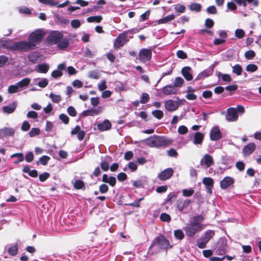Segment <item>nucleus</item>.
I'll return each mask as SVG.
<instances>
[{
	"label": "nucleus",
	"instance_id": "0eeeda50",
	"mask_svg": "<svg viewBox=\"0 0 261 261\" xmlns=\"http://www.w3.org/2000/svg\"><path fill=\"white\" fill-rule=\"evenodd\" d=\"M152 58V49L150 48H142L139 53L138 60L143 63L149 62Z\"/></svg>",
	"mask_w": 261,
	"mask_h": 261
},
{
	"label": "nucleus",
	"instance_id": "e2e57ef3",
	"mask_svg": "<svg viewBox=\"0 0 261 261\" xmlns=\"http://www.w3.org/2000/svg\"><path fill=\"white\" fill-rule=\"evenodd\" d=\"M236 166L240 171H243L245 169V165L243 161H238L236 163Z\"/></svg>",
	"mask_w": 261,
	"mask_h": 261
},
{
	"label": "nucleus",
	"instance_id": "7ed1b4c3",
	"mask_svg": "<svg viewBox=\"0 0 261 261\" xmlns=\"http://www.w3.org/2000/svg\"><path fill=\"white\" fill-rule=\"evenodd\" d=\"M146 144L152 147H165L171 144L170 140L166 139L165 137L158 136H153L144 140Z\"/></svg>",
	"mask_w": 261,
	"mask_h": 261
},
{
	"label": "nucleus",
	"instance_id": "412c9836",
	"mask_svg": "<svg viewBox=\"0 0 261 261\" xmlns=\"http://www.w3.org/2000/svg\"><path fill=\"white\" fill-rule=\"evenodd\" d=\"M111 127L112 124L110 121L107 119L97 124L98 129L101 132L108 130L111 128Z\"/></svg>",
	"mask_w": 261,
	"mask_h": 261
},
{
	"label": "nucleus",
	"instance_id": "6e6d98bb",
	"mask_svg": "<svg viewBox=\"0 0 261 261\" xmlns=\"http://www.w3.org/2000/svg\"><path fill=\"white\" fill-rule=\"evenodd\" d=\"M18 88L19 87H18L17 84H16V85H10L8 87V92L10 94H13L14 93H16L18 91Z\"/></svg>",
	"mask_w": 261,
	"mask_h": 261
},
{
	"label": "nucleus",
	"instance_id": "c03bdc74",
	"mask_svg": "<svg viewBox=\"0 0 261 261\" xmlns=\"http://www.w3.org/2000/svg\"><path fill=\"white\" fill-rule=\"evenodd\" d=\"M184 83V81L181 77H177L175 79L173 85L175 88L181 87Z\"/></svg>",
	"mask_w": 261,
	"mask_h": 261
},
{
	"label": "nucleus",
	"instance_id": "bf43d9fd",
	"mask_svg": "<svg viewBox=\"0 0 261 261\" xmlns=\"http://www.w3.org/2000/svg\"><path fill=\"white\" fill-rule=\"evenodd\" d=\"M235 36L239 39H241L245 36V32L242 29H237L235 31Z\"/></svg>",
	"mask_w": 261,
	"mask_h": 261
},
{
	"label": "nucleus",
	"instance_id": "ea45409f",
	"mask_svg": "<svg viewBox=\"0 0 261 261\" xmlns=\"http://www.w3.org/2000/svg\"><path fill=\"white\" fill-rule=\"evenodd\" d=\"M190 9L191 11L200 12L201 9V6L198 3H192L190 5Z\"/></svg>",
	"mask_w": 261,
	"mask_h": 261
},
{
	"label": "nucleus",
	"instance_id": "5701e85b",
	"mask_svg": "<svg viewBox=\"0 0 261 261\" xmlns=\"http://www.w3.org/2000/svg\"><path fill=\"white\" fill-rule=\"evenodd\" d=\"M204 139V135L200 132H196L194 136L193 143L195 145H201Z\"/></svg>",
	"mask_w": 261,
	"mask_h": 261
},
{
	"label": "nucleus",
	"instance_id": "2eb2a0df",
	"mask_svg": "<svg viewBox=\"0 0 261 261\" xmlns=\"http://www.w3.org/2000/svg\"><path fill=\"white\" fill-rule=\"evenodd\" d=\"M256 145L254 143H250L244 147L242 152L244 156H248L255 150Z\"/></svg>",
	"mask_w": 261,
	"mask_h": 261
},
{
	"label": "nucleus",
	"instance_id": "13d9d810",
	"mask_svg": "<svg viewBox=\"0 0 261 261\" xmlns=\"http://www.w3.org/2000/svg\"><path fill=\"white\" fill-rule=\"evenodd\" d=\"M149 100V96L147 93H143L142 94L141 98L140 99V103H146Z\"/></svg>",
	"mask_w": 261,
	"mask_h": 261
},
{
	"label": "nucleus",
	"instance_id": "a878e982",
	"mask_svg": "<svg viewBox=\"0 0 261 261\" xmlns=\"http://www.w3.org/2000/svg\"><path fill=\"white\" fill-rule=\"evenodd\" d=\"M16 105L15 102L7 106L3 107V111L4 113L11 114L13 113L16 109Z\"/></svg>",
	"mask_w": 261,
	"mask_h": 261
},
{
	"label": "nucleus",
	"instance_id": "473e14b6",
	"mask_svg": "<svg viewBox=\"0 0 261 261\" xmlns=\"http://www.w3.org/2000/svg\"><path fill=\"white\" fill-rule=\"evenodd\" d=\"M102 19V18L100 15L90 16V17H88L87 19V21L89 22H95L97 23H99V22H101Z\"/></svg>",
	"mask_w": 261,
	"mask_h": 261
},
{
	"label": "nucleus",
	"instance_id": "c756f323",
	"mask_svg": "<svg viewBox=\"0 0 261 261\" xmlns=\"http://www.w3.org/2000/svg\"><path fill=\"white\" fill-rule=\"evenodd\" d=\"M208 242L205 239L202 237L197 241V246L199 248H204L206 247V245Z\"/></svg>",
	"mask_w": 261,
	"mask_h": 261
},
{
	"label": "nucleus",
	"instance_id": "c85d7f7f",
	"mask_svg": "<svg viewBox=\"0 0 261 261\" xmlns=\"http://www.w3.org/2000/svg\"><path fill=\"white\" fill-rule=\"evenodd\" d=\"M8 254L11 256H15L18 252V245L15 244V245L10 246L8 250Z\"/></svg>",
	"mask_w": 261,
	"mask_h": 261
},
{
	"label": "nucleus",
	"instance_id": "603ef678",
	"mask_svg": "<svg viewBox=\"0 0 261 261\" xmlns=\"http://www.w3.org/2000/svg\"><path fill=\"white\" fill-rule=\"evenodd\" d=\"M255 56V53L252 50H249L245 52V57L248 60L253 59Z\"/></svg>",
	"mask_w": 261,
	"mask_h": 261
},
{
	"label": "nucleus",
	"instance_id": "864d4df0",
	"mask_svg": "<svg viewBox=\"0 0 261 261\" xmlns=\"http://www.w3.org/2000/svg\"><path fill=\"white\" fill-rule=\"evenodd\" d=\"M194 193V190L192 189H185L182 190V195L185 197H190Z\"/></svg>",
	"mask_w": 261,
	"mask_h": 261
},
{
	"label": "nucleus",
	"instance_id": "4468645a",
	"mask_svg": "<svg viewBox=\"0 0 261 261\" xmlns=\"http://www.w3.org/2000/svg\"><path fill=\"white\" fill-rule=\"evenodd\" d=\"M178 90L173 85H168L162 89V93L166 95L175 94L177 92Z\"/></svg>",
	"mask_w": 261,
	"mask_h": 261
},
{
	"label": "nucleus",
	"instance_id": "69168bd1",
	"mask_svg": "<svg viewBox=\"0 0 261 261\" xmlns=\"http://www.w3.org/2000/svg\"><path fill=\"white\" fill-rule=\"evenodd\" d=\"M206 12L210 14H216L217 13V10L215 6H211L207 8Z\"/></svg>",
	"mask_w": 261,
	"mask_h": 261
},
{
	"label": "nucleus",
	"instance_id": "774afa93",
	"mask_svg": "<svg viewBox=\"0 0 261 261\" xmlns=\"http://www.w3.org/2000/svg\"><path fill=\"white\" fill-rule=\"evenodd\" d=\"M176 55L178 58L185 59L187 58V55L182 50H179L176 53Z\"/></svg>",
	"mask_w": 261,
	"mask_h": 261
},
{
	"label": "nucleus",
	"instance_id": "393cba45",
	"mask_svg": "<svg viewBox=\"0 0 261 261\" xmlns=\"http://www.w3.org/2000/svg\"><path fill=\"white\" fill-rule=\"evenodd\" d=\"M175 18V15L173 14L168 15L165 17H163L161 19H160L157 21V23L158 24H162V23H166L168 22H170L173 20Z\"/></svg>",
	"mask_w": 261,
	"mask_h": 261
},
{
	"label": "nucleus",
	"instance_id": "a18cd8bd",
	"mask_svg": "<svg viewBox=\"0 0 261 261\" xmlns=\"http://www.w3.org/2000/svg\"><path fill=\"white\" fill-rule=\"evenodd\" d=\"M85 186V184L83 181L81 180H76L74 184V188L77 190L83 189Z\"/></svg>",
	"mask_w": 261,
	"mask_h": 261
},
{
	"label": "nucleus",
	"instance_id": "4d7b16f0",
	"mask_svg": "<svg viewBox=\"0 0 261 261\" xmlns=\"http://www.w3.org/2000/svg\"><path fill=\"white\" fill-rule=\"evenodd\" d=\"M67 111L68 114L71 117H75L77 114L76 111L72 106H69L67 108Z\"/></svg>",
	"mask_w": 261,
	"mask_h": 261
},
{
	"label": "nucleus",
	"instance_id": "dca6fc26",
	"mask_svg": "<svg viewBox=\"0 0 261 261\" xmlns=\"http://www.w3.org/2000/svg\"><path fill=\"white\" fill-rule=\"evenodd\" d=\"M234 179L230 176L225 177L220 182V187L222 189H226L233 184Z\"/></svg>",
	"mask_w": 261,
	"mask_h": 261
},
{
	"label": "nucleus",
	"instance_id": "f704fd0d",
	"mask_svg": "<svg viewBox=\"0 0 261 261\" xmlns=\"http://www.w3.org/2000/svg\"><path fill=\"white\" fill-rule=\"evenodd\" d=\"M174 236L175 238L179 240H181L184 238L185 235L184 232L180 229H177L174 231Z\"/></svg>",
	"mask_w": 261,
	"mask_h": 261
},
{
	"label": "nucleus",
	"instance_id": "79ce46f5",
	"mask_svg": "<svg viewBox=\"0 0 261 261\" xmlns=\"http://www.w3.org/2000/svg\"><path fill=\"white\" fill-rule=\"evenodd\" d=\"M152 115L158 119H161L164 116V113L162 111L156 110L152 112Z\"/></svg>",
	"mask_w": 261,
	"mask_h": 261
},
{
	"label": "nucleus",
	"instance_id": "423d86ee",
	"mask_svg": "<svg viewBox=\"0 0 261 261\" xmlns=\"http://www.w3.org/2000/svg\"><path fill=\"white\" fill-rule=\"evenodd\" d=\"M133 36L125 35V33L120 34L114 42V47L115 48H120L122 47L126 43L129 41V38H132Z\"/></svg>",
	"mask_w": 261,
	"mask_h": 261
},
{
	"label": "nucleus",
	"instance_id": "8fccbe9b",
	"mask_svg": "<svg viewBox=\"0 0 261 261\" xmlns=\"http://www.w3.org/2000/svg\"><path fill=\"white\" fill-rule=\"evenodd\" d=\"M59 118L63 123L67 124L69 122V118L66 114L62 113L59 115Z\"/></svg>",
	"mask_w": 261,
	"mask_h": 261
},
{
	"label": "nucleus",
	"instance_id": "f8f14e48",
	"mask_svg": "<svg viewBox=\"0 0 261 261\" xmlns=\"http://www.w3.org/2000/svg\"><path fill=\"white\" fill-rule=\"evenodd\" d=\"M228 246L227 244V241L226 240H222L218 242V247L216 251V253L218 255H223L227 251Z\"/></svg>",
	"mask_w": 261,
	"mask_h": 261
},
{
	"label": "nucleus",
	"instance_id": "72a5a7b5",
	"mask_svg": "<svg viewBox=\"0 0 261 261\" xmlns=\"http://www.w3.org/2000/svg\"><path fill=\"white\" fill-rule=\"evenodd\" d=\"M49 69V66L46 64H39L38 71L40 73H46Z\"/></svg>",
	"mask_w": 261,
	"mask_h": 261
},
{
	"label": "nucleus",
	"instance_id": "3c124183",
	"mask_svg": "<svg viewBox=\"0 0 261 261\" xmlns=\"http://www.w3.org/2000/svg\"><path fill=\"white\" fill-rule=\"evenodd\" d=\"M238 5L241 6H243L244 7L247 6V3H251V1L253 0H233Z\"/></svg>",
	"mask_w": 261,
	"mask_h": 261
},
{
	"label": "nucleus",
	"instance_id": "a211bd4d",
	"mask_svg": "<svg viewBox=\"0 0 261 261\" xmlns=\"http://www.w3.org/2000/svg\"><path fill=\"white\" fill-rule=\"evenodd\" d=\"M166 109L170 112L174 111L178 108V103L173 100H168L165 102Z\"/></svg>",
	"mask_w": 261,
	"mask_h": 261
},
{
	"label": "nucleus",
	"instance_id": "bb28decb",
	"mask_svg": "<svg viewBox=\"0 0 261 261\" xmlns=\"http://www.w3.org/2000/svg\"><path fill=\"white\" fill-rule=\"evenodd\" d=\"M99 114L98 110L95 109H91L84 111L82 115L83 117H87L88 116H94Z\"/></svg>",
	"mask_w": 261,
	"mask_h": 261
},
{
	"label": "nucleus",
	"instance_id": "680f3d73",
	"mask_svg": "<svg viewBox=\"0 0 261 261\" xmlns=\"http://www.w3.org/2000/svg\"><path fill=\"white\" fill-rule=\"evenodd\" d=\"M16 158L18 162H22L24 160V156L22 153H15L11 155V158Z\"/></svg>",
	"mask_w": 261,
	"mask_h": 261
},
{
	"label": "nucleus",
	"instance_id": "e433bc0d",
	"mask_svg": "<svg viewBox=\"0 0 261 261\" xmlns=\"http://www.w3.org/2000/svg\"><path fill=\"white\" fill-rule=\"evenodd\" d=\"M243 71L242 67L239 64H236L232 67V72L237 75H240Z\"/></svg>",
	"mask_w": 261,
	"mask_h": 261
},
{
	"label": "nucleus",
	"instance_id": "2f4dec72",
	"mask_svg": "<svg viewBox=\"0 0 261 261\" xmlns=\"http://www.w3.org/2000/svg\"><path fill=\"white\" fill-rule=\"evenodd\" d=\"M30 79L26 77L18 82L17 84L19 88H22L28 86L30 84Z\"/></svg>",
	"mask_w": 261,
	"mask_h": 261
},
{
	"label": "nucleus",
	"instance_id": "052dcab7",
	"mask_svg": "<svg viewBox=\"0 0 261 261\" xmlns=\"http://www.w3.org/2000/svg\"><path fill=\"white\" fill-rule=\"evenodd\" d=\"M50 176V174L48 172H44L39 176V180L41 182L45 181Z\"/></svg>",
	"mask_w": 261,
	"mask_h": 261
},
{
	"label": "nucleus",
	"instance_id": "6e6552de",
	"mask_svg": "<svg viewBox=\"0 0 261 261\" xmlns=\"http://www.w3.org/2000/svg\"><path fill=\"white\" fill-rule=\"evenodd\" d=\"M63 37L62 32L59 31L52 32L46 38V41L49 45L58 44Z\"/></svg>",
	"mask_w": 261,
	"mask_h": 261
},
{
	"label": "nucleus",
	"instance_id": "58836bf2",
	"mask_svg": "<svg viewBox=\"0 0 261 261\" xmlns=\"http://www.w3.org/2000/svg\"><path fill=\"white\" fill-rule=\"evenodd\" d=\"M178 193L174 192L173 193L170 194L167 196L166 200V202L167 203L171 204L172 203L173 200L177 197Z\"/></svg>",
	"mask_w": 261,
	"mask_h": 261
},
{
	"label": "nucleus",
	"instance_id": "b1692460",
	"mask_svg": "<svg viewBox=\"0 0 261 261\" xmlns=\"http://www.w3.org/2000/svg\"><path fill=\"white\" fill-rule=\"evenodd\" d=\"M0 133L5 137H12L14 135L15 131L12 128L5 127L1 129Z\"/></svg>",
	"mask_w": 261,
	"mask_h": 261
},
{
	"label": "nucleus",
	"instance_id": "f03ea898",
	"mask_svg": "<svg viewBox=\"0 0 261 261\" xmlns=\"http://www.w3.org/2000/svg\"><path fill=\"white\" fill-rule=\"evenodd\" d=\"M204 219V217L201 215L194 216L190 223L184 228L186 235L193 238L197 232L201 231L203 228L201 223Z\"/></svg>",
	"mask_w": 261,
	"mask_h": 261
},
{
	"label": "nucleus",
	"instance_id": "c9c22d12",
	"mask_svg": "<svg viewBox=\"0 0 261 261\" xmlns=\"http://www.w3.org/2000/svg\"><path fill=\"white\" fill-rule=\"evenodd\" d=\"M202 182L206 187H214V180L211 177L203 178Z\"/></svg>",
	"mask_w": 261,
	"mask_h": 261
},
{
	"label": "nucleus",
	"instance_id": "de8ad7c7",
	"mask_svg": "<svg viewBox=\"0 0 261 261\" xmlns=\"http://www.w3.org/2000/svg\"><path fill=\"white\" fill-rule=\"evenodd\" d=\"M258 69V67L257 65L254 64H249L247 65L246 67V70L248 72H254L256 71Z\"/></svg>",
	"mask_w": 261,
	"mask_h": 261
},
{
	"label": "nucleus",
	"instance_id": "338daca9",
	"mask_svg": "<svg viewBox=\"0 0 261 261\" xmlns=\"http://www.w3.org/2000/svg\"><path fill=\"white\" fill-rule=\"evenodd\" d=\"M188 132V128L185 125H181L178 128V133L181 135H185Z\"/></svg>",
	"mask_w": 261,
	"mask_h": 261
},
{
	"label": "nucleus",
	"instance_id": "f257e3e1",
	"mask_svg": "<svg viewBox=\"0 0 261 261\" xmlns=\"http://www.w3.org/2000/svg\"><path fill=\"white\" fill-rule=\"evenodd\" d=\"M172 247L173 246L170 244L169 241L164 235L160 234L153 240L149 247L148 254L152 255L161 250L167 251Z\"/></svg>",
	"mask_w": 261,
	"mask_h": 261
},
{
	"label": "nucleus",
	"instance_id": "a19ab883",
	"mask_svg": "<svg viewBox=\"0 0 261 261\" xmlns=\"http://www.w3.org/2000/svg\"><path fill=\"white\" fill-rule=\"evenodd\" d=\"M160 218L162 221L166 222H169L171 220L170 216L166 213H161Z\"/></svg>",
	"mask_w": 261,
	"mask_h": 261
},
{
	"label": "nucleus",
	"instance_id": "7c9ffc66",
	"mask_svg": "<svg viewBox=\"0 0 261 261\" xmlns=\"http://www.w3.org/2000/svg\"><path fill=\"white\" fill-rule=\"evenodd\" d=\"M50 160V157L47 155H43L40 157L39 161L36 162L37 165H39V162L43 166H45L47 164L48 161Z\"/></svg>",
	"mask_w": 261,
	"mask_h": 261
},
{
	"label": "nucleus",
	"instance_id": "4c0bfd02",
	"mask_svg": "<svg viewBox=\"0 0 261 261\" xmlns=\"http://www.w3.org/2000/svg\"><path fill=\"white\" fill-rule=\"evenodd\" d=\"M214 235L215 232L214 230H208L205 232L204 234L202 237L209 241Z\"/></svg>",
	"mask_w": 261,
	"mask_h": 261
},
{
	"label": "nucleus",
	"instance_id": "37998d69",
	"mask_svg": "<svg viewBox=\"0 0 261 261\" xmlns=\"http://www.w3.org/2000/svg\"><path fill=\"white\" fill-rule=\"evenodd\" d=\"M49 97L51 98L53 102L55 103H58L62 99L61 96L60 95H56L53 93H50Z\"/></svg>",
	"mask_w": 261,
	"mask_h": 261
},
{
	"label": "nucleus",
	"instance_id": "49530a36",
	"mask_svg": "<svg viewBox=\"0 0 261 261\" xmlns=\"http://www.w3.org/2000/svg\"><path fill=\"white\" fill-rule=\"evenodd\" d=\"M40 134V130L38 128L34 127L32 128L30 132L29 133V135L31 137H34L36 136H38Z\"/></svg>",
	"mask_w": 261,
	"mask_h": 261
},
{
	"label": "nucleus",
	"instance_id": "6ab92c4d",
	"mask_svg": "<svg viewBox=\"0 0 261 261\" xmlns=\"http://www.w3.org/2000/svg\"><path fill=\"white\" fill-rule=\"evenodd\" d=\"M101 181L105 183L108 184L110 186L114 187L116 184V179L114 176H108L107 174H103Z\"/></svg>",
	"mask_w": 261,
	"mask_h": 261
},
{
	"label": "nucleus",
	"instance_id": "9d476101",
	"mask_svg": "<svg viewBox=\"0 0 261 261\" xmlns=\"http://www.w3.org/2000/svg\"><path fill=\"white\" fill-rule=\"evenodd\" d=\"M174 173V170L172 168H167L161 172L158 175V178L162 181H165L170 178Z\"/></svg>",
	"mask_w": 261,
	"mask_h": 261
},
{
	"label": "nucleus",
	"instance_id": "ddd939ff",
	"mask_svg": "<svg viewBox=\"0 0 261 261\" xmlns=\"http://www.w3.org/2000/svg\"><path fill=\"white\" fill-rule=\"evenodd\" d=\"M226 119L229 122L234 121L238 119V115L237 113L236 109L234 108H229L227 110Z\"/></svg>",
	"mask_w": 261,
	"mask_h": 261
},
{
	"label": "nucleus",
	"instance_id": "0e129e2a",
	"mask_svg": "<svg viewBox=\"0 0 261 261\" xmlns=\"http://www.w3.org/2000/svg\"><path fill=\"white\" fill-rule=\"evenodd\" d=\"M99 190L101 193L104 194L108 192L109 187L107 185L103 184L99 186Z\"/></svg>",
	"mask_w": 261,
	"mask_h": 261
},
{
	"label": "nucleus",
	"instance_id": "aec40b11",
	"mask_svg": "<svg viewBox=\"0 0 261 261\" xmlns=\"http://www.w3.org/2000/svg\"><path fill=\"white\" fill-rule=\"evenodd\" d=\"M200 163L201 165L203 163L204 165H205L206 167H210L214 165V161L211 155L205 154L204 155L203 159L201 160Z\"/></svg>",
	"mask_w": 261,
	"mask_h": 261
},
{
	"label": "nucleus",
	"instance_id": "09e8293b",
	"mask_svg": "<svg viewBox=\"0 0 261 261\" xmlns=\"http://www.w3.org/2000/svg\"><path fill=\"white\" fill-rule=\"evenodd\" d=\"M186 8L183 5H176L174 7V10L175 12L179 13H184L186 11Z\"/></svg>",
	"mask_w": 261,
	"mask_h": 261
},
{
	"label": "nucleus",
	"instance_id": "39448f33",
	"mask_svg": "<svg viewBox=\"0 0 261 261\" xmlns=\"http://www.w3.org/2000/svg\"><path fill=\"white\" fill-rule=\"evenodd\" d=\"M192 203L189 199L179 198L175 202V206L176 209L183 214H187L189 212L188 207Z\"/></svg>",
	"mask_w": 261,
	"mask_h": 261
},
{
	"label": "nucleus",
	"instance_id": "f3484780",
	"mask_svg": "<svg viewBox=\"0 0 261 261\" xmlns=\"http://www.w3.org/2000/svg\"><path fill=\"white\" fill-rule=\"evenodd\" d=\"M192 69L189 66H186L182 68L181 73L185 79L188 81L193 79V75L191 73Z\"/></svg>",
	"mask_w": 261,
	"mask_h": 261
},
{
	"label": "nucleus",
	"instance_id": "20e7f679",
	"mask_svg": "<svg viewBox=\"0 0 261 261\" xmlns=\"http://www.w3.org/2000/svg\"><path fill=\"white\" fill-rule=\"evenodd\" d=\"M44 33L40 29H37L31 33L28 37V42L32 49L37 47V44L42 40Z\"/></svg>",
	"mask_w": 261,
	"mask_h": 261
},
{
	"label": "nucleus",
	"instance_id": "5fc2aeb1",
	"mask_svg": "<svg viewBox=\"0 0 261 261\" xmlns=\"http://www.w3.org/2000/svg\"><path fill=\"white\" fill-rule=\"evenodd\" d=\"M89 76L91 79L97 80L100 78V74L98 71L96 70H93L89 72Z\"/></svg>",
	"mask_w": 261,
	"mask_h": 261
},
{
	"label": "nucleus",
	"instance_id": "9b49d317",
	"mask_svg": "<svg viewBox=\"0 0 261 261\" xmlns=\"http://www.w3.org/2000/svg\"><path fill=\"white\" fill-rule=\"evenodd\" d=\"M210 137L212 141H217L222 138V135L218 126H215L212 128Z\"/></svg>",
	"mask_w": 261,
	"mask_h": 261
},
{
	"label": "nucleus",
	"instance_id": "4be33fe9",
	"mask_svg": "<svg viewBox=\"0 0 261 261\" xmlns=\"http://www.w3.org/2000/svg\"><path fill=\"white\" fill-rule=\"evenodd\" d=\"M112 161V159L110 156H106L105 160L102 161L100 166L101 169L103 171H107L110 168V163Z\"/></svg>",
	"mask_w": 261,
	"mask_h": 261
},
{
	"label": "nucleus",
	"instance_id": "1a4fd4ad",
	"mask_svg": "<svg viewBox=\"0 0 261 261\" xmlns=\"http://www.w3.org/2000/svg\"><path fill=\"white\" fill-rule=\"evenodd\" d=\"M11 48L13 50H19L22 51H27L32 49L29 42L19 41L14 42L11 46Z\"/></svg>",
	"mask_w": 261,
	"mask_h": 261
},
{
	"label": "nucleus",
	"instance_id": "cd10ccee",
	"mask_svg": "<svg viewBox=\"0 0 261 261\" xmlns=\"http://www.w3.org/2000/svg\"><path fill=\"white\" fill-rule=\"evenodd\" d=\"M69 39L67 38H62V40L60 41L57 44V46L59 48L63 49L66 47H67L69 45Z\"/></svg>",
	"mask_w": 261,
	"mask_h": 261
}]
</instances>
